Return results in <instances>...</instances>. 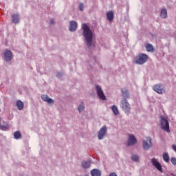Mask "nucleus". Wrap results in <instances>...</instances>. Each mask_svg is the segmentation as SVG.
Wrapping results in <instances>:
<instances>
[{
  "instance_id": "nucleus-1",
  "label": "nucleus",
  "mask_w": 176,
  "mask_h": 176,
  "mask_svg": "<svg viewBox=\"0 0 176 176\" xmlns=\"http://www.w3.org/2000/svg\"><path fill=\"white\" fill-rule=\"evenodd\" d=\"M82 30L85 45H87L88 49H90L93 45V32L90 30V27L87 25V23L82 25Z\"/></svg>"
},
{
  "instance_id": "nucleus-2",
  "label": "nucleus",
  "mask_w": 176,
  "mask_h": 176,
  "mask_svg": "<svg viewBox=\"0 0 176 176\" xmlns=\"http://www.w3.org/2000/svg\"><path fill=\"white\" fill-rule=\"evenodd\" d=\"M120 107L122 109L123 112L126 115H129L131 111V106L127 100H121L120 103Z\"/></svg>"
},
{
  "instance_id": "nucleus-3",
  "label": "nucleus",
  "mask_w": 176,
  "mask_h": 176,
  "mask_svg": "<svg viewBox=\"0 0 176 176\" xmlns=\"http://www.w3.org/2000/svg\"><path fill=\"white\" fill-rule=\"evenodd\" d=\"M148 61V55L142 53L135 57L134 63L138 65H142Z\"/></svg>"
},
{
  "instance_id": "nucleus-4",
  "label": "nucleus",
  "mask_w": 176,
  "mask_h": 176,
  "mask_svg": "<svg viewBox=\"0 0 176 176\" xmlns=\"http://www.w3.org/2000/svg\"><path fill=\"white\" fill-rule=\"evenodd\" d=\"M160 124L161 129L166 133H170V124L168 123V120L166 116H161L160 118Z\"/></svg>"
},
{
  "instance_id": "nucleus-5",
  "label": "nucleus",
  "mask_w": 176,
  "mask_h": 176,
  "mask_svg": "<svg viewBox=\"0 0 176 176\" xmlns=\"http://www.w3.org/2000/svg\"><path fill=\"white\" fill-rule=\"evenodd\" d=\"M142 146L144 151H149V149L153 146L152 138L151 137H146L145 140L142 141Z\"/></svg>"
},
{
  "instance_id": "nucleus-6",
  "label": "nucleus",
  "mask_w": 176,
  "mask_h": 176,
  "mask_svg": "<svg viewBox=\"0 0 176 176\" xmlns=\"http://www.w3.org/2000/svg\"><path fill=\"white\" fill-rule=\"evenodd\" d=\"M153 90L157 94H164L166 93V87L162 84H157L153 86Z\"/></svg>"
},
{
  "instance_id": "nucleus-7",
  "label": "nucleus",
  "mask_w": 176,
  "mask_h": 176,
  "mask_svg": "<svg viewBox=\"0 0 176 176\" xmlns=\"http://www.w3.org/2000/svg\"><path fill=\"white\" fill-rule=\"evenodd\" d=\"M95 89L99 98L100 100H102L103 101H105V100H107V97L104 94V91H102V89H101V87L98 85H96Z\"/></svg>"
},
{
  "instance_id": "nucleus-8",
  "label": "nucleus",
  "mask_w": 176,
  "mask_h": 176,
  "mask_svg": "<svg viewBox=\"0 0 176 176\" xmlns=\"http://www.w3.org/2000/svg\"><path fill=\"white\" fill-rule=\"evenodd\" d=\"M137 138L133 134L128 135V141H127V146H133L137 144Z\"/></svg>"
},
{
  "instance_id": "nucleus-9",
  "label": "nucleus",
  "mask_w": 176,
  "mask_h": 176,
  "mask_svg": "<svg viewBox=\"0 0 176 176\" xmlns=\"http://www.w3.org/2000/svg\"><path fill=\"white\" fill-rule=\"evenodd\" d=\"M151 164L155 167L160 173H163V168L162 167V164L156 158L151 159Z\"/></svg>"
},
{
  "instance_id": "nucleus-10",
  "label": "nucleus",
  "mask_w": 176,
  "mask_h": 176,
  "mask_svg": "<svg viewBox=\"0 0 176 176\" xmlns=\"http://www.w3.org/2000/svg\"><path fill=\"white\" fill-rule=\"evenodd\" d=\"M107 126H103L99 130L98 133V140H104V137L105 136V133H107Z\"/></svg>"
},
{
  "instance_id": "nucleus-11",
  "label": "nucleus",
  "mask_w": 176,
  "mask_h": 176,
  "mask_svg": "<svg viewBox=\"0 0 176 176\" xmlns=\"http://www.w3.org/2000/svg\"><path fill=\"white\" fill-rule=\"evenodd\" d=\"M121 94L122 97V100H128L130 98V92L126 88L121 89Z\"/></svg>"
},
{
  "instance_id": "nucleus-12",
  "label": "nucleus",
  "mask_w": 176,
  "mask_h": 176,
  "mask_svg": "<svg viewBox=\"0 0 176 176\" xmlns=\"http://www.w3.org/2000/svg\"><path fill=\"white\" fill-rule=\"evenodd\" d=\"M78 28V23L75 21H71L69 22V30L70 32H75L76 31V29Z\"/></svg>"
},
{
  "instance_id": "nucleus-13",
  "label": "nucleus",
  "mask_w": 176,
  "mask_h": 176,
  "mask_svg": "<svg viewBox=\"0 0 176 176\" xmlns=\"http://www.w3.org/2000/svg\"><path fill=\"white\" fill-rule=\"evenodd\" d=\"M12 57H13V54L12 53V51L9 50H6L4 53V59L6 60V61H10V60H12Z\"/></svg>"
},
{
  "instance_id": "nucleus-14",
  "label": "nucleus",
  "mask_w": 176,
  "mask_h": 176,
  "mask_svg": "<svg viewBox=\"0 0 176 176\" xmlns=\"http://www.w3.org/2000/svg\"><path fill=\"white\" fill-rule=\"evenodd\" d=\"M11 19L14 24H19L20 23V14L19 13L13 14L11 16Z\"/></svg>"
},
{
  "instance_id": "nucleus-15",
  "label": "nucleus",
  "mask_w": 176,
  "mask_h": 176,
  "mask_svg": "<svg viewBox=\"0 0 176 176\" xmlns=\"http://www.w3.org/2000/svg\"><path fill=\"white\" fill-rule=\"evenodd\" d=\"M41 99L43 101H45V102H47V104H54V100L52 98H49L47 95H42Z\"/></svg>"
},
{
  "instance_id": "nucleus-16",
  "label": "nucleus",
  "mask_w": 176,
  "mask_h": 176,
  "mask_svg": "<svg viewBox=\"0 0 176 176\" xmlns=\"http://www.w3.org/2000/svg\"><path fill=\"white\" fill-rule=\"evenodd\" d=\"M81 166L84 170H87V168H90V166H91V164L90 161H82L81 162Z\"/></svg>"
},
{
  "instance_id": "nucleus-17",
  "label": "nucleus",
  "mask_w": 176,
  "mask_h": 176,
  "mask_svg": "<svg viewBox=\"0 0 176 176\" xmlns=\"http://www.w3.org/2000/svg\"><path fill=\"white\" fill-rule=\"evenodd\" d=\"M91 176H101V170L100 169L94 168L91 170Z\"/></svg>"
},
{
  "instance_id": "nucleus-18",
  "label": "nucleus",
  "mask_w": 176,
  "mask_h": 176,
  "mask_svg": "<svg viewBox=\"0 0 176 176\" xmlns=\"http://www.w3.org/2000/svg\"><path fill=\"white\" fill-rule=\"evenodd\" d=\"M113 17H115V16L113 15V11H109L107 13V18L109 21H112V20H113Z\"/></svg>"
},
{
  "instance_id": "nucleus-19",
  "label": "nucleus",
  "mask_w": 176,
  "mask_h": 176,
  "mask_svg": "<svg viewBox=\"0 0 176 176\" xmlns=\"http://www.w3.org/2000/svg\"><path fill=\"white\" fill-rule=\"evenodd\" d=\"M16 107L19 111H22V109H24V103L21 100H18L16 102Z\"/></svg>"
},
{
  "instance_id": "nucleus-20",
  "label": "nucleus",
  "mask_w": 176,
  "mask_h": 176,
  "mask_svg": "<svg viewBox=\"0 0 176 176\" xmlns=\"http://www.w3.org/2000/svg\"><path fill=\"white\" fill-rule=\"evenodd\" d=\"M78 111L79 113H82V112H85V104L81 102L78 107Z\"/></svg>"
},
{
  "instance_id": "nucleus-21",
  "label": "nucleus",
  "mask_w": 176,
  "mask_h": 176,
  "mask_svg": "<svg viewBox=\"0 0 176 176\" xmlns=\"http://www.w3.org/2000/svg\"><path fill=\"white\" fill-rule=\"evenodd\" d=\"M162 157L163 160L165 161L166 163H168V162H170V156L168 153H164Z\"/></svg>"
},
{
  "instance_id": "nucleus-22",
  "label": "nucleus",
  "mask_w": 176,
  "mask_h": 176,
  "mask_svg": "<svg viewBox=\"0 0 176 176\" xmlns=\"http://www.w3.org/2000/svg\"><path fill=\"white\" fill-rule=\"evenodd\" d=\"M160 16L162 19H167V10L166 9H162L161 10Z\"/></svg>"
},
{
  "instance_id": "nucleus-23",
  "label": "nucleus",
  "mask_w": 176,
  "mask_h": 176,
  "mask_svg": "<svg viewBox=\"0 0 176 176\" xmlns=\"http://www.w3.org/2000/svg\"><path fill=\"white\" fill-rule=\"evenodd\" d=\"M14 138L15 140H20L21 138V133H20V131H16L14 133Z\"/></svg>"
},
{
  "instance_id": "nucleus-24",
  "label": "nucleus",
  "mask_w": 176,
  "mask_h": 176,
  "mask_svg": "<svg viewBox=\"0 0 176 176\" xmlns=\"http://www.w3.org/2000/svg\"><path fill=\"white\" fill-rule=\"evenodd\" d=\"M111 110L116 116H118V114L119 113V109H118V107H116V105H113L111 107Z\"/></svg>"
},
{
  "instance_id": "nucleus-25",
  "label": "nucleus",
  "mask_w": 176,
  "mask_h": 176,
  "mask_svg": "<svg viewBox=\"0 0 176 176\" xmlns=\"http://www.w3.org/2000/svg\"><path fill=\"white\" fill-rule=\"evenodd\" d=\"M131 160L133 162H140V157L138 155L133 154L131 156Z\"/></svg>"
},
{
  "instance_id": "nucleus-26",
  "label": "nucleus",
  "mask_w": 176,
  "mask_h": 176,
  "mask_svg": "<svg viewBox=\"0 0 176 176\" xmlns=\"http://www.w3.org/2000/svg\"><path fill=\"white\" fill-rule=\"evenodd\" d=\"M146 50L147 52H153V45H152L151 44H148L146 46Z\"/></svg>"
},
{
  "instance_id": "nucleus-27",
  "label": "nucleus",
  "mask_w": 176,
  "mask_h": 176,
  "mask_svg": "<svg viewBox=\"0 0 176 176\" xmlns=\"http://www.w3.org/2000/svg\"><path fill=\"white\" fill-rule=\"evenodd\" d=\"M57 78H63L64 76V72H59L56 74Z\"/></svg>"
},
{
  "instance_id": "nucleus-28",
  "label": "nucleus",
  "mask_w": 176,
  "mask_h": 176,
  "mask_svg": "<svg viewBox=\"0 0 176 176\" xmlns=\"http://www.w3.org/2000/svg\"><path fill=\"white\" fill-rule=\"evenodd\" d=\"M79 10L81 11V12H83V10L85 9V5L83 4V3H80L79 4Z\"/></svg>"
},
{
  "instance_id": "nucleus-29",
  "label": "nucleus",
  "mask_w": 176,
  "mask_h": 176,
  "mask_svg": "<svg viewBox=\"0 0 176 176\" xmlns=\"http://www.w3.org/2000/svg\"><path fill=\"white\" fill-rule=\"evenodd\" d=\"M170 162L173 166H176V158L175 157H171Z\"/></svg>"
},
{
  "instance_id": "nucleus-30",
  "label": "nucleus",
  "mask_w": 176,
  "mask_h": 176,
  "mask_svg": "<svg viewBox=\"0 0 176 176\" xmlns=\"http://www.w3.org/2000/svg\"><path fill=\"white\" fill-rule=\"evenodd\" d=\"M1 130L5 131L8 129V126H0Z\"/></svg>"
},
{
  "instance_id": "nucleus-31",
  "label": "nucleus",
  "mask_w": 176,
  "mask_h": 176,
  "mask_svg": "<svg viewBox=\"0 0 176 176\" xmlns=\"http://www.w3.org/2000/svg\"><path fill=\"white\" fill-rule=\"evenodd\" d=\"M109 176H118V175H116V173H111L109 174Z\"/></svg>"
},
{
  "instance_id": "nucleus-32",
  "label": "nucleus",
  "mask_w": 176,
  "mask_h": 176,
  "mask_svg": "<svg viewBox=\"0 0 176 176\" xmlns=\"http://www.w3.org/2000/svg\"><path fill=\"white\" fill-rule=\"evenodd\" d=\"M50 24L52 25L54 24V19H51Z\"/></svg>"
},
{
  "instance_id": "nucleus-33",
  "label": "nucleus",
  "mask_w": 176,
  "mask_h": 176,
  "mask_svg": "<svg viewBox=\"0 0 176 176\" xmlns=\"http://www.w3.org/2000/svg\"><path fill=\"white\" fill-rule=\"evenodd\" d=\"M171 176H176L174 173L170 174Z\"/></svg>"
},
{
  "instance_id": "nucleus-34",
  "label": "nucleus",
  "mask_w": 176,
  "mask_h": 176,
  "mask_svg": "<svg viewBox=\"0 0 176 176\" xmlns=\"http://www.w3.org/2000/svg\"><path fill=\"white\" fill-rule=\"evenodd\" d=\"M19 176H28L27 175H20Z\"/></svg>"
}]
</instances>
